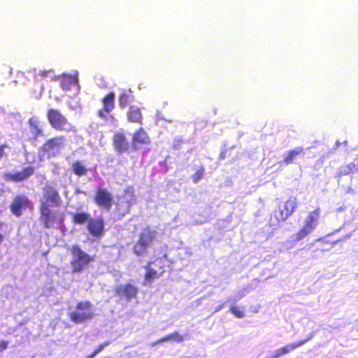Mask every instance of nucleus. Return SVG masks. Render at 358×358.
I'll list each match as a JSON object with an SVG mask.
<instances>
[{
  "mask_svg": "<svg viewBox=\"0 0 358 358\" xmlns=\"http://www.w3.org/2000/svg\"><path fill=\"white\" fill-rule=\"evenodd\" d=\"M299 202L296 196H289L286 201L278 204L273 210L270 222L272 224H278L286 221L297 209Z\"/></svg>",
  "mask_w": 358,
  "mask_h": 358,
  "instance_id": "1",
  "label": "nucleus"
},
{
  "mask_svg": "<svg viewBox=\"0 0 358 358\" xmlns=\"http://www.w3.org/2000/svg\"><path fill=\"white\" fill-rule=\"evenodd\" d=\"M136 203V196L133 187H127L123 193L118 196L115 203L114 214L117 219H122L129 214L131 208Z\"/></svg>",
  "mask_w": 358,
  "mask_h": 358,
  "instance_id": "2",
  "label": "nucleus"
},
{
  "mask_svg": "<svg viewBox=\"0 0 358 358\" xmlns=\"http://www.w3.org/2000/svg\"><path fill=\"white\" fill-rule=\"evenodd\" d=\"M64 136L59 135L47 139L38 150L41 158L51 159L58 155L66 144Z\"/></svg>",
  "mask_w": 358,
  "mask_h": 358,
  "instance_id": "3",
  "label": "nucleus"
},
{
  "mask_svg": "<svg viewBox=\"0 0 358 358\" xmlns=\"http://www.w3.org/2000/svg\"><path fill=\"white\" fill-rule=\"evenodd\" d=\"M72 259L70 262L72 273H78L86 268L94 257L85 253L78 245H73L70 248Z\"/></svg>",
  "mask_w": 358,
  "mask_h": 358,
  "instance_id": "4",
  "label": "nucleus"
},
{
  "mask_svg": "<svg viewBox=\"0 0 358 358\" xmlns=\"http://www.w3.org/2000/svg\"><path fill=\"white\" fill-rule=\"evenodd\" d=\"M321 211L320 207H317L308 214L303 227L293 235L294 241L298 242L303 239L316 229L321 217Z\"/></svg>",
  "mask_w": 358,
  "mask_h": 358,
  "instance_id": "5",
  "label": "nucleus"
},
{
  "mask_svg": "<svg viewBox=\"0 0 358 358\" xmlns=\"http://www.w3.org/2000/svg\"><path fill=\"white\" fill-rule=\"evenodd\" d=\"M155 231L150 227L143 229L139 234L138 239L132 247L133 252L137 256L144 255L155 239Z\"/></svg>",
  "mask_w": 358,
  "mask_h": 358,
  "instance_id": "6",
  "label": "nucleus"
},
{
  "mask_svg": "<svg viewBox=\"0 0 358 358\" xmlns=\"http://www.w3.org/2000/svg\"><path fill=\"white\" fill-rule=\"evenodd\" d=\"M71 321L80 324L90 320L94 317L92 304L89 301H79L76 305V310L69 314Z\"/></svg>",
  "mask_w": 358,
  "mask_h": 358,
  "instance_id": "7",
  "label": "nucleus"
},
{
  "mask_svg": "<svg viewBox=\"0 0 358 358\" xmlns=\"http://www.w3.org/2000/svg\"><path fill=\"white\" fill-rule=\"evenodd\" d=\"M46 117L50 125L57 131H64L69 124L67 117L58 109L49 108Z\"/></svg>",
  "mask_w": 358,
  "mask_h": 358,
  "instance_id": "8",
  "label": "nucleus"
},
{
  "mask_svg": "<svg viewBox=\"0 0 358 358\" xmlns=\"http://www.w3.org/2000/svg\"><path fill=\"white\" fill-rule=\"evenodd\" d=\"M93 201L97 206L108 211L112 207L113 196L106 188L98 187L93 195Z\"/></svg>",
  "mask_w": 358,
  "mask_h": 358,
  "instance_id": "9",
  "label": "nucleus"
},
{
  "mask_svg": "<svg viewBox=\"0 0 358 358\" xmlns=\"http://www.w3.org/2000/svg\"><path fill=\"white\" fill-rule=\"evenodd\" d=\"M31 207V202L25 194H17L15 196L9 206L12 214L17 217L22 216L23 210Z\"/></svg>",
  "mask_w": 358,
  "mask_h": 358,
  "instance_id": "10",
  "label": "nucleus"
},
{
  "mask_svg": "<svg viewBox=\"0 0 358 358\" xmlns=\"http://www.w3.org/2000/svg\"><path fill=\"white\" fill-rule=\"evenodd\" d=\"M43 196L44 200L41 203H46L48 206L58 207L62 202L57 189L48 184L43 187Z\"/></svg>",
  "mask_w": 358,
  "mask_h": 358,
  "instance_id": "11",
  "label": "nucleus"
},
{
  "mask_svg": "<svg viewBox=\"0 0 358 358\" xmlns=\"http://www.w3.org/2000/svg\"><path fill=\"white\" fill-rule=\"evenodd\" d=\"M49 207L46 203H41L39 206L40 220L45 229L52 227L57 222L55 212Z\"/></svg>",
  "mask_w": 358,
  "mask_h": 358,
  "instance_id": "12",
  "label": "nucleus"
},
{
  "mask_svg": "<svg viewBox=\"0 0 358 358\" xmlns=\"http://www.w3.org/2000/svg\"><path fill=\"white\" fill-rule=\"evenodd\" d=\"M34 167L29 166L23 168L20 171L5 173L4 179L7 181L19 182L27 180L29 177L34 175Z\"/></svg>",
  "mask_w": 358,
  "mask_h": 358,
  "instance_id": "13",
  "label": "nucleus"
},
{
  "mask_svg": "<svg viewBox=\"0 0 358 358\" xmlns=\"http://www.w3.org/2000/svg\"><path fill=\"white\" fill-rule=\"evenodd\" d=\"M34 167L29 166L23 168L20 171L5 173L4 179L7 181L19 182L27 180L29 177L34 175Z\"/></svg>",
  "mask_w": 358,
  "mask_h": 358,
  "instance_id": "14",
  "label": "nucleus"
},
{
  "mask_svg": "<svg viewBox=\"0 0 358 358\" xmlns=\"http://www.w3.org/2000/svg\"><path fill=\"white\" fill-rule=\"evenodd\" d=\"M101 101L103 108L97 111V115L100 118L106 119V113H110L115 108V94L110 92L106 94Z\"/></svg>",
  "mask_w": 358,
  "mask_h": 358,
  "instance_id": "15",
  "label": "nucleus"
},
{
  "mask_svg": "<svg viewBox=\"0 0 358 358\" xmlns=\"http://www.w3.org/2000/svg\"><path fill=\"white\" fill-rule=\"evenodd\" d=\"M150 143V138L143 127L138 128L134 132L131 138V145L134 150H138L140 145H148Z\"/></svg>",
  "mask_w": 358,
  "mask_h": 358,
  "instance_id": "16",
  "label": "nucleus"
},
{
  "mask_svg": "<svg viewBox=\"0 0 358 358\" xmlns=\"http://www.w3.org/2000/svg\"><path fill=\"white\" fill-rule=\"evenodd\" d=\"M104 220L102 217L89 220L87 229L89 233L94 237H100L104 232Z\"/></svg>",
  "mask_w": 358,
  "mask_h": 358,
  "instance_id": "17",
  "label": "nucleus"
},
{
  "mask_svg": "<svg viewBox=\"0 0 358 358\" xmlns=\"http://www.w3.org/2000/svg\"><path fill=\"white\" fill-rule=\"evenodd\" d=\"M113 145L114 149L119 154L127 152L129 150V145L124 134L122 132L115 133L113 136Z\"/></svg>",
  "mask_w": 358,
  "mask_h": 358,
  "instance_id": "18",
  "label": "nucleus"
},
{
  "mask_svg": "<svg viewBox=\"0 0 358 358\" xmlns=\"http://www.w3.org/2000/svg\"><path fill=\"white\" fill-rule=\"evenodd\" d=\"M116 293L121 298H124L127 301H130L136 296L138 288L131 283H127L117 287L116 288Z\"/></svg>",
  "mask_w": 358,
  "mask_h": 358,
  "instance_id": "19",
  "label": "nucleus"
},
{
  "mask_svg": "<svg viewBox=\"0 0 358 358\" xmlns=\"http://www.w3.org/2000/svg\"><path fill=\"white\" fill-rule=\"evenodd\" d=\"M312 336H309L306 339L299 341L297 342L288 344L285 346H283L280 348H278L276 350L272 357V358H278L280 357H282L285 355H287L292 351L294 350L295 349L303 345L305 343H306L308 341H309L311 339Z\"/></svg>",
  "mask_w": 358,
  "mask_h": 358,
  "instance_id": "20",
  "label": "nucleus"
},
{
  "mask_svg": "<svg viewBox=\"0 0 358 358\" xmlns=\"http://www.w3.org/2000/svg\"><path fill=\"white\" fill-rule=\"evenodd\" d=\"M304 155V148L303 147H296L288 150L284 155L282 162H279V164L289 165L295 163L298 157H303Z\"/></svg>",
  "mask_w": 358,
  "mask_h": 358,
  "instance_id": "21",
  "label": "nucleus"
},
{
  "mask_svg": "<svg viewBox=\"0 0 358 358\" xmlns=\"http://www.w3.org/2000/svg\"><path fill=\"white\" fill-rule=\"evenodd\" d=\"M358 172V157L352 162L341 166L337 171L336 177L341 178L350 174H354Z\"/></svg>",
  "mask_w": 358,
  "mask_h": 358,
  "instance_id": "22",
  "label": "nucleus"
},
{
  "mask_svg": "<svg viewBox=\"0 0 358 358\" xmlns=\"http://www.w3.org/2000/svg\"><path fill=\"white\" fill-rule=\"evenodd\" d=\"M127 119L129 122L141 124L143 123V114L139 107L131 106L127 113Z\"/></svg>",
  "mask_w": 358,
  "mask_h": 358,
  "instance_id": "23",
  "label": "nucleus"
},
{
  "mask_svg": "<svg viewBox=\"0 0 358 358\" xmlns=\"http://www.w3.org/2000/svg\"><path fill=\"white\" fill-rule=\"evenodd\" d=\"M28 124L33 133L34 138L36 139L39 136H43V129L40 127V122L37 117L33 116L28 120Z\"/></svg>",
  "mask_w": 358,
  "mask_h": 358,
  "instance_id": "24",
  "label": "nucleus"
},
{
  "mask_svg": "<svg viewBox=\"0 0 358 358\" xmlns=\"http://www.w3.org/2000/svg\"><path fill=\"white\" fill-rule=\"evenodd\" d=\"M90 219V215L85 212L76 213L72 216V222L75 224H83L85 222L87 224Z\"/></svg>",
  "mask_w": 358,
  "mask_h": 358,
  "instance_id": "25",
  "label": "nucleus"
},
{
  "mask_svg": "<svg viewBox=\"0 0 358 358\" xmlns=\"http://www.w3.org/2000/svg\"><path fill=\"white\" fill-rule=\"evenodd\" d=\"M71 171L78 177L86 175L87 172V168L80 161H75L72 163Z\"/></svg>",
  "mask_w": 358,
  "mask_h": 358,
  "instance_id": "26",
  "label": "nucleus"
},
{
  "mask_svg": "<svg viewBox=\"0 0 358 358\" xmlns=\"http://www.w3.org/2000/svg\"><path fill=\"white\" fill-rule=\"evenodd\" d=\"M76 82V79L71 75H64L60 80V86L64 90H69Z\"/></svg>",
  "mask_w": 358,
  "mask_h": 358,
  "instance_id": "27",
  "label": "nucleus"
},
{
  "mask_svg": "<svg viewBox=\"0 0 358 358\" xmlns=\"http://www.w3.org/2000/svg\"><path fill=\"white\" fill-rule=\"evenodd\" d=\"M133 96L131 91L123 92L119 96V105L120 108H125L132 100Z\"/></svg>",
  "mask_w": 358,
  "mask_h": 358,
  "instance_id": "28",
  "label": "nucleus"
},
{
  "mask_svg": "<svg viewBox=\"0 0 358 358\" xmlns=\"http://www.w3.org/2000/svg\"><path fill=\"white\" fill-rule=\"evenodd\" d=\"M150 262L148 263L145 266L146 269V272L145 273V280L147 282H152V280L155 278H157L159 275L157 271L150 267Z\"/></svg>",
  "mask_w": 358,
  "mask_h": 358,
  "instance_id": "29",
  "label": "nucleus"
},
{
  "mask_svg": "<svg viewBox=\"0 0 358 358\" xmlns=\"http://www.w3.org/2000/svg\"><path fill=\"white\" fill-rule=\"evenodd\" d=\"M166 341H173L176 343H181L184 341V336L180 334L178 331L172 332L171 334H167L165 336Z\"/></svg>",
  "mask_w": 358,
  "mask_h": 358,
  "instance_id": "30",
  "label": "nucleus"
},
{
  "mask_svg": "<svg viewBox=\"0 0 358 358\" xmlns=\"http://www.w3.org/2000/svg\"><path fill=\"white\" fill-rule=\"evenodd\" d=\"M205 173V168L203 166H200L196 171L192 175V179L194 183H197L200 180H201Z\"/></svg>",
  "mask_w": 358,
  "mask_h": 358,
  "instance_id": "31",
  "label": "nucleus"
},
{
  "mask_svg": "<svg viewBox=\"0 0 358 358\" xmlns=\"http://www.w3.org/2000/svg\"><path fill=\"white\" fill-rule=\"evenodd\" d=\"M229 310L237 318H243L245 317L244 311L241 310L238 306H233L230 308Z\"/></svg>",
  "mask_w": 358,
  "mask_h": 358,
  "instance_id": "32",
  "label": "nucleus"
},
{
  "mask_svg": "<svg viewBox=\"0 0 358 358\" xmlns=\"http://www.w3.org/2000/svg\"><path fill=\"white\" fill-rule=\"evenodd\" d=\"M110 343V341H106L103 343L99 344L95 349V353L97 355L101 352L106 346H108Z\"/></svg>",
  "mask_w": 358,
  "mask_h": 358,
  "instance_id": "33",
  "label": "nucleus"
},
{
  "mask_svg": "<svg viewBox=\"0 0 358 358\" xmlns=\"http://www.w3.org/2000/svg\"><path fill=\"white\" fill-rule=\"evenodd\" d=\"M8 342L7 341L2 340L0 341V353L7 349Z\"/></svg>",
  "mask_w": 358,
  "mask_h": 358,
  "instance_id": "34",
  "label": "nucleus"
},
{
  "mask_svg": "<svg viewBox=\"0 0 358 358\" xmlns=\"http://www.w3.org/2000/svg\"><path fill=\"white\" fill-rule=\"evenodd\" d=\"M164 342H166L165 336H163L162 338H159V339H158V340L151 343H150V346L154 347L155 345H159V344H161L162 343H164Z\"/></svg>",
  "mask_w": 358,
  "mask_h": 358,
  "instance_id": "35",
  "label": "nucleus"
},
{
  "mask_svg": "<svg viewBox=\"0 0 358 358\" xmlns=\"http://www.w3.org/2000/svg\"><path fill=\"white\" fill-rule=\"evenodd\" d=\"M8 147V145L4 143L2 145H0V159L3 157L6 156V154L5 152V149Z\"/></svg>",
  "mask_w": 358,
  "mask_h": 358,
  "instance_id": "36",
  "label": "nucleus"
},
{
  "mask_svg": "<svg viewBox=\"0 0 358 358\" xmlns=\"http://www.w3.org/2000/svg\"><path fill=\"white\" fill-rule=\"evenodd\" d=\"M48 71L44 70V71H41L37 75H36V76H39L42 78H44L48 76Z\"/></svg>",
  "mask_w": 358,
  "mask_h": 358,
  "instance_id": "37",
  "label": "nucleus"
},
{
  "mask_svg": "<svg viewBox=\"0 0 358 358\" xmlns=\"http://www.w3.org/2000/svg\"><path fill=\"white\" fill-rule=\"evenodd\" d=\"M97 354L95 353V351L94 350L92 353L88 355L86 358H94Z\"/></svg>",
  "mask_w": 358,
  "mask_h": 358,
  "instance_id": "38",
  "label": "nucleus"
},
{
  "mask_svg": "<svg viewBox=\"0 0 358 358\" xmlns=\"http://www.w3.org/2000/svg\"><path fill=\"white\" fill-rule=\"evenodd\" d=\"M3 239H4V236L1 234H0V244L2 243Z\"/></svg>",
  "mask_w": 358,
  "mask_h": 358,
  "instance_id": "39",
  "label": "nucleus"
},
{
  "mask_svg": "<svg viewBox=\"0 0 358 358\" xmlns=\"http://www.w3.org/2000/svg\"><path fill=\"white\" fill-rule=\"evenodd\" d=\"M1 226H2V223H1V222H0V228L1 227Z\"/></svg>",
  "mask_w": 358,
  "mask_h": 358,
  "instance_id": "40",
  "label": "nucleus"
}]
</instances>
